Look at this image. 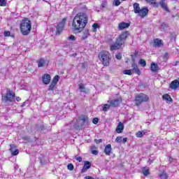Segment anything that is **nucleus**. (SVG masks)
<instances>
[{
  "label": "nucleus",
  "instance_id": "45",
  "mask_svg": "<svg viewBox=\"0 0 179 179\" xmlns=\"http://www.w3.org/2000/svg\"><path fill=\"white\" fill-rule=\"evenodd\" d=\"M107 5V1H106V0H103V1H102V4H101V8H106V6Z\"/></svg>",
  "mask_w": 179,
  "mask_h": 179
},
{
  "label": "nucleus",
  "instance_id": "34",
  "mask_svg": "<svg viewBox=\"0 0 179 179\" xmlns=\"http://www.w3.org/2000/svg\"><path fill=\"white\" fill-rule=\"evenodd\" d=\"M55 86H56L55 84H53L52 83H51L48 88L49 92L54 90V88L55 87Z\"/></svg>",
  "mask_w": 179,
  "mask_h": 179
},
{
  "label": "nucleus",
  "instance_id": "9",
  "mask_svg": "<svg viewBox=\"0 0 179 179\" xmlns=\"http://www.w3.org/2000/svg\"><path fill=\"white\" fill-rule=\"evenodd\" d=\"M138 16H140V17H145V16L148 15V13H149V9L146 7H143L142 8H140V10L138 11V13H137Z\"/></svg>",
  "mask_w": 179,
  "mask_h": 179
},
{
  "label": "nucleus",
  "instance_id": "62",
  "mask_svg": "<svg viewBox=\"0 0 179 179\" xmlns=\"http://www.w3.org/2000/svg\"><path fill=\"white\" fill-rule=\"evenodd\" d=\"M122 1H125V0H122Z\"/></svg>",
  "mask_w": 179,
  "mask_h": 179
},
{
  "label": "nucleus",
  "instance_id": "5",
  "mask_svg": "<svg viewBox=\"0 0 179 179\" xmlns=\"http://www.w3.org/2000/svg\"><path fill=\"white\" fill-rule=\"evenodd\" d=\"M99 58L104 66L110 65V53L108 52H102L99 55Z\"/></svg>",
  "mask_w": 179,
  "mask_h": 179
},
{
  "label": "nucleus",
  "instance_id": "32",
  "mask_svg": "<svg viewBox=\"0 0 179 179\" xmlns=\"http://www.w3.org/2000/svg\"><path fill=\"white\" fill-rule=\"evenodd\" d=\"M139 64H140V65H141V66H143V67L146 66V61H145V59H140Z\"/></svg>",
  "mask_w": 179,
  "mask_h": 179
},
{
  "label": "nucleus",
  "instance_id": "60",
  "mask_svg": "<svg viewBox=\"0 0 179 179\" xmlns=\"http://www.w3.org/2000/svg\"><path fill=\"white\" fill-rule=\"evenodd\" d=\"M153 163V161H150V164H152Z\"/></svg>",
  "mask_w": 179,
  "mask_h": 179
},
{
  "label": "nucleus",
  "instance_id": "29",
  "mask_svg": "<svg viewBox=\"0 0 179 179\" xmlns=\"http://www.w3.org/2000/svg\"><path fill=\"white\" fill-rule=\"evenodd\" d=\"M99 27H100V26H99V24H97V23L93 24H92V31L96 33L97 31V29H99Z\"/></svg>",
  "mask_w": 179,
  "mask_h": 179
},
{
  "label": "nucleus",
  "instance_id": "52",
  "mask_svg": "<svg viewBox=\"0 0 179 179\" xmlns=\"http://www.w3.org/2000/svg\"><path fill=\"white\" fill-rule=\"evenodd\" d=\"M76 159L80 163L82 162V157H76Z\"/></svg>",
  "mask_w": 179,
  "mask_h": 179
},
{
  "label": "nucleus",
  "instance_id": "6",
  "mask_svg": "<svg viewBox=\"0 0 179 179\" xmlns=\"http://www.w3.org/2000/svg\"><path fill=\"white\" fill-rule=\"evenodd\" d=\"M79 120L83 122V124L79 125L78 123H75L74 120H73L70 123V125H72L73 128H78V127H83V125H87V124H89V117L86 115H81L79 117Z\"/></svg>",
  "mask_w": 179,
  "mask_h": 179
},
{
  "label": "nucleus",
  "instance_id": "39",
  "mask_svg": "<svg viewBox=\"0 0 179 179\" xmlns=\"http://www.w3.org/2000/svg\"><path fill=\"white\" fill-rule=\"evenodd\" d=\"M122 140V136H117L115 139V142H117V143H121Z\"/></svg>",
  "mask_w": 179,
  "mask_h": 179
},
{
  "label": "nucleus",
  "instance_id": "26",
  "mask_svg": "<svg viewBox=\"0 0 179 179\" xmlns=\"http://www.w3.org/2000/svg\"><path fill=\"white\" fill-rule=\"evenodd\" d=\"M90 36V34H89V30H85L83 31L81 40H86V38H87V37Z\"/></svg>",
  "mask_w": 179,
  "mask_h": 179
},
{
  "label": "nucleus",
  "instance_id": "48",
  "mask_svg": "<svg viewBox=\"0 0 179 179\" xmlns=\"http://www.w3.org/2000/svg\"><path fill=\"white\" fill-rule=\"evenodd\" d=\"M85 68H87V63H82V69H85Z\"/></svg>",
  "mask_w": 179,
  "mask_h": 179
},
{
  "label": "nucleus",
  "instance_id": "3",
  "mask_svg": "<svg viewBox=\"0 0 179 179\" xmlns=\"http://www.w3.org/2000/svg\"><path fill=\"white\" fill-rule=\"evenodd\" d=\"M20 30L23 36H28L31 31V21L27 18L22 20L20 24Z\"/></svg>",
  "mask_w": 179,
  "mask_h": 179
},
{
  "label": "nucleus",
  "instance_id": "37",
  "mask_svg": "<svg viewBox=\"0 0 179 179\" xmlns=\"http://www.w3.org/2000/svg\"><path fill=\"white\" fill-rule=\"evenodd\" d=\"M67 169H68V170H70V171H72V170H73V164H69L67 165Z\"/></svg>",
  "mask_w": 179,
  "mask_h": 179
},
{
  "label": "nucleus",
  "instance_id": "10",
  "mask_svg": "<svg viewBox=\"0 0 179 179\" xmlns=\"http://www.w3.org/2000/svg\"><path fill=\"white\" fill-rule=\"evenodd\" d=\"M108 103L110 106V107L115 108L118 107V106H120V99H115L108 101Z\"/></svg>",
  "mask_w": 179,
  "mask_h": 179
},
{
  "label": "nucleus",
  "instance_id": "20",
  "mask_svg": "<svg viewBox=\"0 0 179 179\" xmlns=\"http://www.w3.org/2000/svg\"><path fill=\"white\" fill-rule=\"evenodd\" d=\"M150 69L152 72H157V71H159V66H157V64L152 63Z\"/></svg>",
  "mask_w": 179,
  "mask_h": 179
},
{
  "label": "nucleus",
  "instance_id": "21",
  "mask_svg": "<svg viewBox=\"0 0 179 179\" xmlns=\"http://www.w3.org/2000/svg\"><path fill=\"white\" fill-rule=\"evenodd\" d=\"M163 45V43H162V40H159V38H156L154 40V47H162Z\"/></svg>",
  "mask_w": 179,
  "mask_h": 179
},
{
  "label": "nucleus",
  "instance_id": "19",
  "mask_svg": "<svg viewBox=\"0 0 179 179\" xmlns=\"http://www.w3.org/2000/svg\"><path fill=\"white\" fill-rule=\"evenodd\" d=\"M164 1L166 0H161L159 2V5L162 9H164V10H166V12H169V8L167 7V4L164 3Z\"/></svg>",
  "mask_w": 179,
  "mask_h": 179
},
{
  "label": "nucleus",
  "instance_id": "43",
  "mask_svg": "<svg viewBox=\"0 0 179 179\" xmlns=\"http://www.w3.org/2000/svg\"><path fill=\"white\" fill-rule=\"evenodd\" d=\"M92 122H93V124H98V123H99V118L94 117V118L92 120Z\"/></svg>",
  "mask_w": 179,
  "mask_h": 179
},
{
  "label": "nucleus",
  "instance_id": "13",
  "mask_svg": "<svg viewBox=\"0 0 179 179\" xmlns=\"http://www.w3.org/2000/svg\"><path fill=\"white\" fill-rule=\"evenodd\" d=\"M42 80L44 85H49L50 82H51V76L50 74H44L42 77Z\"/></svg>",
  "mask_w": 179,
  "mask_h": 179
},
{
  "label": "nucleus",
  "instance_id": "17",
  "mask_svg": "<svg viewBox=\"0 0 179 179\" xmlns=\"http://www.w3.org/2000/svg\"><path fill=\"white\" fill-rule=\"evenodd\" d=\"M113 148H111V144H108L104 149V153L106 156H110L111 155V151Z\"/></svg>",
  "mask_w": 179,
  "mask_h": 179
},
{
  "label": "nucleus",
  "instance_id": "22",
  "mask_svg": "<svg viewBox=\"0 0 179 179\" xmlns=\"http://www.w3.org/2000/svg\"><path fill=\"white\" fill-rule=\"evenodd\" d=\"M159 178L160 179H167L169 178V174L166 171H162L159 174Z\"/></svg>",
  "mask_w": 179,
  "mask_h": 179
},
{
  "label": "nucleus",
  "instance_id": "15",
  "mask_svg": "<svg viewBox=\"0 0 179 179\" xmlns=\"http://www.w3.org/2000/svg\"><path fill=\"white\" fill-rule=\"evenodd\" d=\"M129 26H131V24L122 22L119 23L118 29L119 30H124V29H128Z\"/></svg>",
  "mask_w": 179,
  "mask_h": 179
},
{
  "label": "nucleus",
  "instance_id": "24",
  "mask_svg": "<svg viewBox=\"0 0 179 179\" xmlns=\"http://www.w3.org/2000/svg\"><path fill=\"white\" fill-rule=\"evenodd\" d=\"M142 173H143V176H145V177H148V176H149V174H150V172L148 167H143L142 169Z\"/></svg>",
  "mask_w": 179,
  "mask_h": 179
},
{
  "label": "nucleus",
  "instance_id": "1",
  "mask_svg": "<svg viewBox=\"0 0 179 179\" xmlns=\"http://www.w3.org/2000/svg\"><path fill=\"white\" fill-rule=\"evenodd\" d=\"M89 18L85 13H78L73 20L72 26L73 31L75 33H80L86 27Z\"/></svg>",
  "mask_w": 179,
  "mask_h": 179
},
{
  "label": "nucleus",
  "instance_id": "30",
  "mask_svg": "<svg viewBox=\"0 0 179 179\" xmlns=\"http://www.w3.org/2000/svg\"><path fill=\"white\" fill-rule=\"evenodd\" d=\"M110 103H106L103 106V111H108L110 110Z\"/></svg>",
  "mask_w": 179,
  "mask_h": 179
},
{
  "label": "nucleus",
  "instance_id": "47",
  "mask_svg": "<svg viewBox=\"0 0 179 179\" xmlns=\"http://www.w3.org/2000/svg\"><path fill=\"white\" fill-rule=\"evenodd\" d=\"M94 142H95V143H97V144L101 143L103 142V139H101V138H100V139H95Z\"/></svg>",
  "mask_w": 179,
  "mask_h": 179
},
{
  "label": "nucleus",
  "instance_id": "42",
  "mask_svg": "<svg viewBox=\"0 0 179 179\" xmlns=\"http://www.w3.org/2000/svg\"><path fill=\"white\" fill-rule=\"evenodd\" d=\"M115 58H117V59H121V58H122V55H121V53H117L115 55Z\"/></svg>",
  "mask_w": 179,
  "mask_h": 179
},
{
  "label": "nucleus",
  "instance_id": "41",
  "mask_svg": "<svg viewBox=\"0 0 179 179\" xmlns=\"http://www.w3.org/2000/svg\"><path fill=\"white\" fill-rule=\"evenodd\" d=\"M136 136H137V138H142L143 134H142V131H138L136 134Z\"/></svg>",
  "mask_w": 179,
  "mask_h": 179
},
{
  "label": "nucleus",
  "instance_id": "4",
  "mask_svg": "<svg viewBox=\"0 0 179 179\" xmlns=\"http://www.w3.org/2000/svg\"><path fill=\"white\" fill-rule=\"evenodd\" d=\"M149 101V96L145 94H138L135 97V105L139 107L142 103Z\"/></svg>",
  "mask_w": 179,
  "mask_h": 179
},
{
  "label": "nucleus",
  "instance_id": "59",
  "mask_svg": "<svg viewBox=\"0 0 179 179\" xmlns=\"http://www.w3.org/2000/svg\"><path fill=\"white\" fill-rule=\"evenodd\" d=\"M16 100H17V101H20V97H17Z\"/></svg>",
  "mask_w": 179,
  "mask_h": 179
},
{
  "label": "nucleus",
  "instance_id": "33",
  "mask_svg": "<svg viewBox=\"0 0 179 179\" xmlns=\"http://www.w3.org/2000/svg\"><path fill=\"white\" fill-rule=\"evenodd\" d=\"M133 71V73L135 72V73H137V75H141V71L139 70V68L136 67V69H131Z\"/></svg>",
  "mask_w": 179,
  "mask_h": 179
},
{
  "label": "nucleus",
  "instance_id": "31",
  "mask_svg": "<svg viewBox=\"0 0 179 179\" xmlns=\"http://www.w3.org/2000/svg\"><path fill=\"white\" fill-rule=\"evenodd\" d=\"M123 73H124V75H129V76H131V75H132V73H133L132 69H129V70H124V71H123Z\"/></svg>",
  "mask_w": 179,
  "mask_h": 179
},
{
  "label": "nucleus",
  "instance_id": "14",
  "mask_svg": "<svg viewBox=\"0 0 179 179\" xmlns=\"http://www.w3.org/2000/svg\"><path fill=\"white\" fill-rule=\"evenodd\" d=\"M92 167V164L89 161L84 162V166L83 169L81 170V173H86L89 169Z\"/></svg>",
  "mask_w": 179,
  "mask_h": 179
},
{
  "label": "nucleus",
  "instance_id": "16",
  "mask_svg": "<svg viewBox=\"0 0 179 179\" xmlns=\"http://www.w3.org/2000/svg\"><path fill=\"white\" fill-rule=\"evenodd\" d=\"M78 89L81 93H85V94H87V93H89L90 92L88 89L86 90V88L85 87V85H83V83L79 84Z\"/></svg>",
  "mask_w": 179,
  "mask_h": 179
},
{
  "label": "nucleus",
  "instance_id": "53",
  "mask_svg": "<svg viewBox=\"0 0 179 179\" xmlns=\"http://www.w3.org/2000/svg\"><path fill=\"white\" fill-rule=\"evenodd\" d=\"M132 68H133V69H135L136 68H137L138 67V65H136V64L135 63V62H134L133 64H132Z\"/></svg>",
  "mask_w": 179,
  "mask_h": 179
},
{
  "label": "nucleus",
  "instance_id": "51",
  "mask_svg": "<svg viewBox=\"0 0 179 179\" xmlns=\"http://www.w3.org/2000/svg\"><path fill=\"white\" fill-rule=\"evenodd\" d=\"M90 150H91V152H93V150H97V147H96L95 145H92L90 148Z\"/></svg>",
  "mask_w": 179,
  "mask_h": 179
},
{
  "label": "nucleus",
  "instance_id": "25",
  "mask_svg": "<svg viewBox=\"0 0 179 179\" xmlns=\"http://www.w3.org/2000/svg\"><path fill=\"white\" fill-rule=\"evenodd\" d=\"M133 6H134V13H139V10H141V7L139 6V3H134Z\"/></svg>",
  "mask_w": 179,
  "mask_h": 179
},
{
  "label": "nucleus",
  "instance_id": "2",
  "mask_svg": "<svg viewBox=\"0 0 179 179\" xmlns=\"http://www.w3.org/2000/svg\"><path fill=\"white\" fill-rule=\"evenodd\" d=\"M129 36V32L125 31L120 34V36L117 38L115 43L110 45L111 51H115V50H120V47H122L125 44V41L127 37Z\"/></svg>",
  "mask_w": 179,
  "mask_h": 179
},
{
  "label": "nucleus",
  "instance_id": "27",
  "mask_svg": "<svg viewBox=\"0 0 179 179\" xmlns=\"http://www.w3.org/2000/svg\"><path fill=\"white\" fill-rule=\"evenodd\" d=\"M45 65V60L43 59H41L38 62V68H43Z\"/></svg>",
  "mask_w": 179,
  "mask_h": 179
},
{
  "label": "nucleus",
  "instance_id": "56",
  "mask_svg": "<svg viewBox=\"0 0 179 179\" xmlns=\"http://www.w3.org/2000/svg\"><path fill=\"white\" fill-rule=\"evenodd\" d=\"M127 141H128L127 138H124L122 140V143H126Z\"/></svg>",
  "mask_w": 179,
  "mask_h": 179
},
{
  "label": "nucleus",
  "instance_id": "49",
  "mask_svg": "<svg viewBox=\"0 0 179 179\" xmlns=\"http://www.w3.org/2000/svg\"><path fill=\"white\" fill-rule=\"evenodd\" d=\"M69 40H71V41H75V36L71 35V36L69 37Z\"/></svg>",
  "mask_w": 179,
  "mask_h": 179
},
{
  "label": "nucleus",
  "instance_id": "28",
  "mask_svg": "<svg viewBox=\"0 0 179 179\" xmlns=\"http://www.w3.org/2000/svg\"><path fill=\"white\" fill-rule=\"evenodd\" d=\"M59 80V76H55L52 81L53 85H57Z\"/></svg>",
  "mask_w": 179,
  "mask_h": 179
},
{
  "label": "nucleus",
  "instance_id": "35",
  "mask_svg": "<svg viewBox=\"0 0 179 179\" xmlns=\"http://www.w3.org/2000/svg\"><path fill=\"white\" fill-rule=\"evenodd\" d=\"M167 27V24L163 22L162 23L161 26L159 27L160 30H164Z\"/></svg>",
  "mask_w": 179,
  "mask_h": 179
},
{
  "label": "nucleus",
  "instance_id": "40",
  "mask_svg": "<svg viewBox=\"0 0 179 179\" xmlns=\"http://www.w3.org/2000/svg\"><path fill=\"white\" fill-rule=\"evenodd\" d=\"M114 4L115 6H120V5H121V1H120V0H114Z\"/></svg>",
  "mask_w": 179,
  "mask_h": 179
},
{
  "label": "nucleus",
  "instance_id": "58",
  "mask_svg": "<svg viewBox=\"0 0 179 179\" xmlns=\"http://www.w3.org/2000/svg\"><path fill=\"white\" fill-rule=\"evenodd\" d=\"M168 57H169V53L166 52V53L164 54V57H165V58H167Z\"/></svg>",
  "mask_w": 179,
  "mask_h": 179
},
{
  "label": "nucleus",
  "instance_id": "50",
  "mask_svg": "<svg viewBox=\"0 0 179 179\" xmlns=\"http://www.w3.org/2000/svg\"><path fill=\"white\" fill-rule=\"evenodd\" d=\"M22 139L24 141H27V142L30 141V137H29V136H24V137H22Z\"/></svg>",
  "mask_w": 179,
  "mask_h": 179
},
{
  "label": "nucleus",
  "instance_id": "11",
  "mask_svg": "<svg viewBox=\"0 0 179 179\" xmlns=\"http://www.w3.org/2000/svg\"><path fill=\"white\" fill-rule=\"evenodd\" d=\"M170 87L173 90H179V78L172 81L170 84Z\"/></svg>",
  "mask_w": 179,
  "mask_h": 179
},
{
  "label": "nucleus",
  "instance_id": "12",
  "mask_svg": "<svg viewBox=\"0 0 179 179\" xmlns=\"http://www.w3.org/2000/svg\"><path fill=\"white\" fill-rule=\"evenodd\" d=\"M10 152L12 156H17V155H19V150L16 149V145L14 144L10 145Z\"/></svg>",
  "mask_w": 179,
  "mask_h": 179
},
{
  "label": "nucleus",
  "instance_id": "46",
  "mask_svg": "<svg viewBox=\"0 0 179 179\" xmlns=\"http://www.w3.org/2000/svg\"><path fill=\"white\" fill-rule=\"evenodd\" d=\"M5 37H9L10 36V31H6L4 32Z\"/></svg>",
  "mask_w": 179,
  "mask_h": 179
},
{
  "label": "nucleus",
  "instance_id": "54",
  "mask_svg": "<svg viewBox=\"0 0 179 179\" xmlns=\"http://www.w3.org/2000/svg\"><path fill=\"white\" fill-rule=\"evenodd\" d=\"M141 134H143V135H146V134H148V130H143L141 131Z\"/></svg>",
  "mask_w": 179,
  "mask_h": 179
},
{
  "label": "nucleus",
  "instance_id": "23",
  "mask_svg": "<svg viewBox=\"0 0 179 179\" xmlns=\"http://www.w3.org/2000/svg\"><path fill=\"white\" fill-rule=\"evenodd\" d=\"M162 99L164 100H166V101H170L171 103H173V99L170 95H169V94L163 95Z\"/></svg>",
  "mask_w": 179,
  "mask_h": 179
},
{
  "label": "nucleus",
  "instance_id": "36",
  "mask_svg": "<svg viewBox=\"0 0 179 179\" xmlns=\"http://www.w3.org/2000/svg\"><path fill=\"white\" fill-rule=\"evenodd\" d=\"M145 2L151 3V5H156V0H145Z\"/></svg>",
  "mask_w": 179,
  "mask_h": 179
},
{
  "label": "nucleus",
  "instance_id": "61",
  "mask_svg": "<svg viewBox=\"0 0 179 179\" xmlns=\"http://www.w3.org/2000/svg\"><path fill=\"white\" fill-rule=\"evenodd\" d=\"M76 122H78V120H76Z\"/></svg>",
  "mask_w": 179,
  "mask_h": 179
},
{
  "label": "nucleus",
  "instance_id": "44",
  "mask_svg": "<svg viewBox=\"0 0 179 179\" xmlns=\"http://www.w3.org/2000/svg\"><path fill=\"white\" fill-rule=\"evenodd\" d=\"M91 153L92 155H94V156H97V155H99V151H97V150H94L91 151Z\"/></svg>",
  "mask_w": 179,
  "mask_h": 179
},
{
  "label": "nucleus",
  "instance_id": "55",
  "mask_svg": "<svg viewBox=\"0 0 179 179\" xmlns=\"http://www.w3.org/2000/svg\"><path fill=\"white\" fill-rule=\"evenodd\" d=\"M84 179H94V178L88 176H85V177L84 178Z\"/></svg>",
  "mask_w": 179,
  "mask_h": 179
},
{
  "label": "nucleus",
  "instance_id": "18",
  "mask_svg": "<svg viewBox=\"0 0 179 179\" xmlns=\"http://www.w3.org/2000/svg\"><path fill=\"white\" fill-rule=\"evenodd\" d=\"M122 131H124V124L120 122L117 126L116 132L117 134H122Z\"/></svg>",
  "mask_w": 179,
  "mask_h": 179
},
{
  "label": "nucleus",
  "instance_id": "57",
  "mask_svg": "<svg viewBox=\"0 0 179 179\" xmlns=\"http://www.w3.org/2000/svg\"><path fill=\"white\" fill-rule=\"evenodd\" d=\"M178 64H179V62H175L173 63V66H177V65H178Z\"/></svg>",
  "mask_w": 179,
  "mask_h": 179
},
{
  "label": "nucleus",
  "instance_id": "38",
  "mask_svg": "<svg viewBox=\"0 0 179 179\" xmlns=\"http://www.w3.org/2000/svg\"><path fill=\"white\" fill-rule=\"evenodd\" d=\"M6 6V1L0 0V6Z\"/></svg>",
  "mask_w": 179,
  "mask_h": 179
},
{
  "label": "nucleus",
  "instance_id": "8",
  "mask_svg": "<svg viewBox=\"0 0 179 179\" xmlns=\"http://www.w3.org/2000/svg\"><path fill=\"white\" fill-rule=\"evenodd\" d=\"M13 97H15V94L11 92V91H8L6 95H2V100L6 102L12 101Z\"/></svg>",
  "mask_w": 179,
  "mask_h": 179
},
{
  "label": "nucleus",
  "instance_id": "7",
  "mask_svg": "<svg viewBox=\"0 0 179 179\" xmlns=\"http://www.w3.org/2000/svg\"><path fill=\"white\" fill-rule=\"evenodd\" d=\"M65 23H66V18H63L56 27V34H61L62 33V30L65 27Z\"/></svg>",
  "mask_w": 179,
  "mask_h": 179
}]
</instances>
